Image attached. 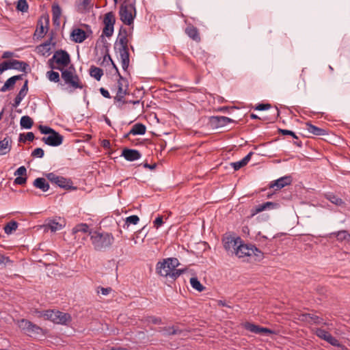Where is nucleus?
Returning a JSON list of instances; mask_svg holds the SVG:
<instances>
[{
	"label": "nucleus",
	"mask_w": 350,
	"mask_h": 350,
	"mask_svg": "<svg viewBox=\"0 0 350 350\" xmlns=\"http://www.w3.org/2000/svg\"><path fill=\"white\" fill-rule=\"evenodd\" d=\"M179 265L176 258H167L157 262L156 271L159 275L175 281L183 273V270L176 269Z\"/></svg>",
	"instance_id": "obj_1"
},
{
	"label": "nucleus",
	"mask_w": 350,
	"mask_h": 350,
	"mask_svg": "<svg viewBox=\"0 0 350 350\" xmlns=\"http://www.w3.org/2000/svg\"><path fill=\"white\" fill-rule=\"evenodd\" d=\"M62 79L64 83H59L61 86L67 85L70 89V92H73L77 89H83L84 85L81 82L79 77L75 73V70L73 66H69L68 68L61 70Z\"/></svg>",
	"instance_id": "obj_2"
},
{
	"label": "nucleus",
	"mask_w": 350,
	"mask_h": 350,
	"mask_svg": "<svg viewBox=\"0 0 350 350\" xmlns=\"http://www.w3.org/2000/svg\"><path fill=\"white\" fill-rule=\"evenodd\" d=\"M90 234L94 248L97 251L105 250L109 248L114 241V237L111 233L94 231L90 232Z\"/></svg>",
	"instance_id": "obj_3"
},
{
	"label": "nucleus",
	"mask_w": 350,
	"mask_h": 350,
	"mask_svg": "<svg viewBox=\"0 0 350 350\" xmlns=\"http://www.w3.org/2000/svg\"><path fill=\"white\" fill-rule=\"evenodd\" d=\"M38 317H43L46 320H50L54 323L66 325L71 321V317L69 314L59 310H47L44 311H36Z\"/></svg>",
	"instance_id": "obj_4"
},
{
	"label": "nucleus",
	"mask_w": 350,
	"mask_h": 350,
	"mask_svg": "<svg viewBox=\"0 0 350 350\" xmlns=\"http://www.w3.org/2000/svg\"><path fill=\"white\" fill-rule=\"evenodd\" d=\"M117 42H118V52L120 53L121 64L122 69L126 71L129 66V53L128 47V38L118 36Z\"/></svg>",
	"instance_id": "obj_5"
},
{
	"label": "nucleus",
	"mask_w": 350,
	"mask_h": 350,
	"mask_svg": "<svg viewBox=\"0 0 350 350\" xmlns=\"http://www.w3.org/2000/svg\"><path fill=\"white\" fill-rule=\"evenodd\" d=\"M120 17L122 23L126 25L133 24L136 16V10L133 3H123L120 8Z\"/></svg>",
	"instance_id": "obj_6"
},
{
	"label": "nucleus",
	"mask_w": 350,
	"mask_h": 350,
	"mask_svg": "<svg viewBox=\"0 0 350 350\" xmlns=\"http://www.w3.org/2000/svg\"><path fill=\"white\" fill-rule=\"evenodd\" d=\"M47 179L52 183L57 185L64 189H77L76 187L72 186V181L70 178H66L58 176L53 172L46 174Z\"/></svg>",
	"instance_id": "obj_7"
},
{
	"label": "nucleus",
	"mask_w": 350,
	"mask_h": 350,
	"mask_svg": "<svg viewBox=\"0 0 350 350\" xmlns=\"http://www.w3.org/2000/svg\"><path fill=\"white\" fill-rule=\"evenodd\" d=\"M116 23L115 14L113 12L106 13L103 18L104 27L103 34L107 37H111L113 33L114 24Z\"/></svg>",
	"instance_id": "obj_8"
},
{
	"label": "nucleus",
	"mask_w": 350,
	"mask_h": 350,
	"mask_svg": "<svg viewBox=\"0 0 350 350\" xmlns=\"http://www.w3.org/2000/svg\"><path fill=\"white\" fill-rule=\"evenodd\" d=\"M18 325L20 329L30 336L39 334L42 332V328L25 319L18 321Z\"/></svg>",
	"instance_id": "obj_9"
},
{
	"label": "nucleus",
	"mask_w": 350,
	"mask_h": 350,
	"mask_svg": "<svg viewBox=\"0 0 350 350\" xmlns=\"http://www.w3.org/2000/svg\"><path fill=\"white\" fill-rule=\"evenodd\" d=\"M53 60H55L56 64L59 66L67 67L70 63V57L68 53L64 50L56 51L53 55Z\"/></svg>",
	"instance_id": "obj_10"
},
{
	"label": "nucleus",
	"mask_w": 350,
	"mask_h": 350,
	"mask_svg": "<svg viewBox=\"0 0 350 350\" xmlns=\"http://www.w3.org/2000/svg\"><path fill=\"white\" fill-rule=\"evenodd\" d=\"M314 333L317 337L334 347H339L340 345L339 341L335 337H334L329 332L322 328H315L314 329Z\"/></svg>",
	"instance_id": "obj_11"
},
{
	"label": "nucleus",
	"mask_w": 350,
	"mask_h": 350,
	"mask_svg": "<svg viewBox=\"0 0 350 350\" xmlns=\"http://www.w3.org/2000/svg\"><path fill=\"white\" fill-rule=\"evenodd\" d=\"M127 87V80L119 75V79L118 80V91L115 97V100L118 102L123 101V99L126 94Z\"/></svg>",
	"instance_id": "obj_12"
},
{
	"label": "nucleus",
	"mask_w": 350,
	"mask_h": 350,
	"mask_svg": "<svg viewBox=\"0 0 350 350\" xmlns=\"http://www.w3.org/2000/svg\"><path fill=\"white\" fill-rule=\"evenodd\" d=\"M63 139V136L58 132L54 131V132L48 137H42V141L46 145L51 146H58L62 144Z\"/></svg>",
	"instance_id": "obj_13"
},
{
	"label": "nucleus",
	"mask_w": 350,
	"mask_h": 350,
	"mask_svg": "<svg viewBox=\"0 0 350 350\" xmlns=\"http://www.w3.org/2000/svg\"><path fill=\"white\" fill-rule=\"evenodd\" d=\"M301 320L310 324L329 325V323L325 322L322 317L312 313L301 314Z\"/></svg>",
	"instance_id": "obj_14"
},
{
	"label": "nucleus",
	"mask_w": 350,
	"mask_h": 350,
	"mask_svg": "<svg viewBox=\"0 0 350 350\" xmlns=\"http://www.w3.org/2000/svg\"><path fill=\"white\" fill-rule=\"evenodd\" d=\"M279 207L280 204L278 203L273 202H267L265 203L258 204L254 207L251 211L252 216H254L267 209H276L278 208Z\"/></svg>",
	"instance_id": "obj_15"
},
{
	"label": "nucleus",
	"mask_w": 350,
	"mask_h": 350,
	"mask_svg": "<svg viewBox=\"0 0 350 350\" xmlns=\"http://www.w3.org/2000/svg\"><path fill=\"white\" fill-rule=\"evenodd\" d=\"M244 327L247 330L254 334H270L273 333L270 329L260 327L251 323H246Z\"/></svg>",
	"instance_id": "obj_16"
},
{
	"label": "nucleus",
	"mask_w": 350,
	"mask_h": 350,
	"mask_svg": "<svg viewBox=\"0 0 350 350\" xmlns=\"http://www.w3.org/2000/svg\"><path fill=\"white\" fill-rule=\"evenodd\" d=\"M8 64L10 69L20 70L25 72V74H27L28 72V70H29V65L23 61L11 59L8 61Z\"/></svg>",
	"instance_id": "obj_17"
},
{
	"label": "nucleus",
	"mask_w": 350,
	"mask_h": 350,
	"mask_svg": "<svg viewBox=\"0 0 350 350\" xmlns=\"http://www.w3.org/2000/svg\"><path fill=\"white\" fill-rule=\"evenodd\" d=\"M252 247L253 245L251 244H241L236 250V255L239 258L252 256L253 253Z\"/></svg>",
	"instance_id": "obj_18"
},
{
	"label": "nucleus",
	"mask_w": 350,
	"mask_h": 350,
	"mask_svg": "<svg viewBox=\"0 0 350 350\" xmlns=\"http://www.w3.org/2000/svg\"><path fill=\"white\" fill-rule=\"evenodd\" d=\"M49 23V19L45 20V25H44L42 19H40L38 21L37 27L34 33V36L37 37L38 39L42 38L45 36L48 30Z\"/></svg>",
	"instance_id": "obj_19"
},
{
	"label": "nucleus",
	"mask_w": 350,
	"mask_h": 350,
	"mask_svg": "<svg viewBox=\"0 0 350 350\" xmlns=\"http://www.w3.org/2000/svg\"><path fill=\"white\" fill-rule=\"evenodd\" d=\"M70 38L76 43H81L87 38V35L82 29L75 28L70 33Z\"/></svg>",
	"instance_id": "obj_20"
},
{
	"label": "nucleus",
	"mask_w": 350,
	"mask_h": 350,
	"mask_svg": "<svg viewBox=\"0 0 350 350\" xmlns=\"http://www.w3.org/2000/svg\"><path fill=\"white\" fill-rule=\"evenodd\" d=\"M291 182H292V178L291 176H283V177H281V178L277 179L274 182L271 183L270 187L271 188L275 187L276 190L280 189L286 185H291Z\"/></svg>",
	"instance_id": "obj_21"
},
{
	"label": "nucleus",
	"mask_w": 350,
	"mask_h": 350,
	"mask_svg": "<svg viewBox=\"0 0 350 350\" xmlns=\"http://www.w3.org/2000/svg\"><path fill=\"white\" fill-rule=\"evenodd\" d=\"M122 156L127 161H133L141 157V153L137 150L126 148L123 150Z\"/></svg>",
	"instance_id": "obj_22"
},
{
	"label": "nucleus",
	"mask_w": 350,
	"mask_h": 350,
	"mask_svg": "<svg viewBox=\"0 0 350 350\" xmlns=\"http://www.w3.org/2000/svg\"><path fill=\"white\" fill-rule=\"evenodd\" d=\"M22 79L23 75H15L10 77L6 80L4 85L1 88L0 91L5 92L8 90H12L14 88L16 81L21 80Z\"/></svg>",
	"instance_id": "obj_23"
},
{
	"label": "nucleus",
	"mask_w": 350,
	"mask_h": 350,
	"mask_svg": "<svg viewBox=\"0 0 350 350\" xmlns=\"http://www.w3.org/2000/svg\"><path fill=\"white\" fill-rule=\"evenodd\" d=\"M46 226L52 232H56L60 230L65 226V221L59 217L58 219L49 220Z\"/></svg>",
	"instance_id": "obj_24"
},
{
	"label": "nucleus",
	"mask_w": 350,
	"mask_h": 350,
	"mask_svg": "<svg viewBox=\"0 0 350 350\" xmlns=\"http://www.w3.org/2000/svg\"><path fill=\"white\" fill-rule=\"evenodd\" d=\"M211 121L213 124H215L217 127L225 126L229 123L234 122L233 120L226 116H212Z\"/></svg>",
	"instance_id": "obj_25"
},
{
	"label": "nucleus",
	"mask_w": 350,
	"mask_h": 350,
	"mask_svg": "<svg viewBox=\"0 0 350 350\" xmlns=\"http://www.w3.org/2000/svg\"><path fill=\"white\" fill-rule=\"evenodd\" d=\"M52 40H53V37L51 36L45 42L38 45L36 47L38 53L43 56L49 55L50 54V51L51 50V45Z\"/></svg>",
	"instance_id": "obj_26"
},
{
	"label": "nucleus",
	"mask_w": 350,
	"mask_h": 350,
	"mask_svg": "<svg viewBox=\"0 0 350 350\" xmlns=\"http://www.w3.org/2000/svg\"><path fill=\"white\" fill-rule=\"evenodd\" d=\"M146 127L144 124L142 123H136L132 126V129L130 130L129 133L124 135V137H129V135H142L146 133Z\"/></svg>",
	"instance_id": "obj_27"
},
{
	"label": "nucleus",
	"mask_w": 350,
	"mask_h": 350,
	"mask_svg": "<svg viewBox=\"0 0 350 350\" xmlns=\"http://www.w3.org/2000/svg\"><path fill=\"white\" fill-rule=\"evenodd\" d=\"M12 148V139L6 137L0 141V155H5L10 152Z\"/></svg>",
	"instance_id": "obj_28"
},
{
	"label": "nucleus",
	"mask_w": 350,
	"mask_h": 350,
	"mask_svg": "<svg viewBox=\"0 0 350 350\" xmlns=\"http://www.w3.org/2000/svg\"><path fill=\"white\" fill-rule=\"evenodd\" d=\"M186 34L195 41H200V36L198 29L192 25H189L185 29Z\"/></svg>",
	"instance_id": "obj_29"
},
{
	"label": "nucleus",
	"mask_w": 350,
	"mask_h": 350,
	"mask_svg": "<svg viewBox=\"0 0 350 350\" xmlns=\"http://www.w3.org/2000/svg\"><path fill=\"white\" fill-rule=\"evenodd\" d=\"M330 237H334L337 239L338 241H350V234L347 230H339L337 232H334L330 234Z\"/></svg>",
	"instance_id": "obj_30"
},
{
	"label": "nucleus",
	"mask_w": 350,
	"mask_h": 350,
	"mask_svg": "<svg viewBox=\"0 0 350 350\" xmlns=\"http://www.w3.org/2000/svg\"><path fill=\"white\" fill-rule=\"evenodd\" d=\"M306 129L311 134L317 136L325 135L327 132L325 129L319 128L310 123H306Z\"/></svg>",
	"instance_id": "obj_31"
},
{
	"label": "nucleus",
	"mask_w": 350,
	"mask_h": 350,
	"mask_svg": "<svg viewBox=\"0 0 350 350\" xmlns=\"http://www.w3.org/2000/svg\"><path fill=\"white\" fill-rule=\"evenodd\" d=\"M33 185L35 187L41 189L44 192H46L49 189V184L44 178H36Z\"/></svg>",
	"instance_id": "obj_32"
},
{
	"label": "nucleus",
	"mask_w": 350,
	"mask_h": 350,
	"mask_svg": "<svg viewBox=\"0 0 350 350\" xmlns=\"http://www.w3.org/2000/svg\"><path fill=\"white\" fill-rule=\"evenodd\" d=\"M252 154L253 153L252 152H250L244 158H243L241 161L232 163L231 165H232L234 170H238L240 168H241L242 167L246 165L247 164V163L250 161Z\"/></svg>",
	"instance_id": "obj_33"
},
{
	"label": "nucleus",
	"mask_w": 350,
	"mask_h": 350,
	"mask_svg": "<svg viewBox=\"0 0 350 350\" xmlns=\"http://www.w3.org/2000/svg\"><path fill=\"white\" fill-rule=\"evenodd\" d=\"M90 75L97 81H100L103 75V70L95 66H92L90 68Z\"/></svg>",
	"instance_id": "obj_34"
},
{
	"label": "nucleus",
	"mask_w": 350,
	"mask_h": 350,
	"mask_svg": "<svg viewBox=\"0 0 350 350\" xmlns=\"http://www.w3.org/2000/svg\"><path fill=\"white\" fill-rule=\"evenodd\" d=\"M78 11L81 13H85L92 8L91 0H81L77 5Z\"/></svg>",
	"instance_id": "obj_35"
},
{
	"label": "nucleus",
	"mask_w": 350,
	"mask_h": 350,
	"mask_svg": "<svg viewBox=\"0 0 350 350\" xmlns=\"http://www.w3.org/2000/svg\"><path fill=\"white\" fill-rule=\"evenodd\" d=\"M20 124L22 128L29 129L32 127L33 121L29 116H24L21 118Z\"/></svg>",
	"instance_id": "obj_36"
},
{
	"label": "nucleus",
	"mask_w": 350,
	"mask_h": 350,
	"mask_svg": "<svg viewBox=\"0 0 350 350\" xmlns=\"http://www.w3.org/2000/svg\"><path fill=\"white\" fill-rule=\"evenodd\" d=\"M326 198L332 204L337 206H342L345 204L344 201L340 198L332 193L327 194Z\"/></svg>",
	"instance_id": "obj_37"
},
{
	"label": "nucleus",
	"mask_w": 350,
	"mask_h": 350,
	"mask_svg": "<svg viewBox=\"0 0 350 350\" xmlns=\"http://www.w3.org/2000/svg\"><path fill=\"white\" fill-rule=\"evenodd\" d=\"M72 234H77L79 232H84V233H86V232H89L90 233V228H89V226L87 224H83V223H81V224H77V226H75L73 228H72Z\"/></svg>",
	"instance_id": "obj_38"
},
{
	"label": "nucleus",
	"mask_w": 350,
	"mask_h": 350,
	"mask_svg": "<svg viewBox=\"0 0 350 350\" xmlns=\"http://www.w3.org/2000/svg\"><path fill=\"white\" fill-rule=\"evenodd\" d=\"M46 76L47 79L54 83H61L60 82V77L59 72L54 70H49L46 72Z\"/></svg>",
	"instance_id": "obj_39"
},
{
	"label": "nucleus",
	"mask_w": 350,
	"mask_h": 350,
	"mask_svg": "<svg viewBox=\"0 0 350 350\" xmlns=\"http://www.w3.org/2000/svg\"><path fill=\"white\" fill-rule=\"evenodd\" d=\"M18 224L15 221H11L8 222L4 226V232L7 234H12L14 231H15L18 228Z\"/></svg>",
	"instance_id": "obj_40"
},
{
	"label": "nucleus",
	"mask_w": 350,
	"mask_h": 350,
	"mask_svg": "<svg viewBox=\"0 0 350 350\" xmlns=\"http://www.w3.org/2000/svg\"><path fill=\"white\" fill-rule=\"evenodd\" d=\"M190 284L192 288L198 292H202L205 288L197 278H191L190 279Z\"/></svg>",
	"instance_id": "obj_41"
},
{
	"label": "nucleus",
	"mask_w": 350,
	"mask_h": 350,
	"mask_svg": "<svg viewBox=\"0 0 350 350\" xmlns=\"http://www.w3.org/2000/svg\"><path fill=\"white\" fill-rule=\"evenodd\" d=\"M62 13L61 8L57 4H53L52 6V14H53V20L54 22L58 21L60 18Z\"/></svg>",
	"instance_id": "obj_42"
},
{
	"label": "nucleus",
	"mask_w": 350,
	"mask_h": 350,
	"mask_svg": "<svg viewBox=\"0 0 350 350\" xmlns=\"http://www.w3.org/2000/svg\"><path fill=\"white\" fill-rule=\"evenodd\" d=\"M16 9L22 12H27L29 9V5L27 0H18L16 5Z\"/></svg>",
	"instance_id": "obj_43"
},
{
	"label": "nucleus",
	"mask_w": 350,
	"mask_h": 350,
	"mask_svg": "<svg viewBox=\"0 0 350 350\" xmlns=\"http://www.w3.org/2000/svg\"><path fill=\"white\" fill-rule=\"evenodd\" d=\"M237 240L232 237H228L224 241V247L226 250H229L231 247L237 245Z\"/></svg>",
	"instance_id": "obj_44"
},
{
	"label": "nucleus",
	"mask_w": 350,
	"mask_h": 350,
	"mask_svg": "<svg viewBox=\"0 0 350 350\" xmlns=\"http://www.w3.org/2000/svg\"><path fill=\"white\" fill-rule=\"evenodd\" d=\"M139 218L137 215H131L126 218L124 225H126L127 227L130 224L136 225L139 222ZM124 228H125V226H124Z\"/></svg>",
	"instance_id": "obj_45"
},
{
	"label": "nucleus",
	"mask_w": 350,
	"mask_h": 350,
	"mask_svg": "<svg viewBox=\"0 0 350 350\" xmlns=\"http://www.w3.org/2000/svg\"><path fill=\"white\" fill-rule=\"evenodd\" d=\"M39 130L42 134L44 135H51L54 132V129H51V127L48 126H44V125H40L39 126Z\"/></svg>",
	"instance_id": "obj_46"
},
{
	"label": "nucleus",
	"mask_w": 350,
	"mask_h": 350,
	"mask_svg": "<svg viewBox=\"0 0 350 350\" xmlns=\"http://www.w3.org/2000/svg\"><path fill=\"white\" fill-rule=\"evenodd\" d=\"M163 330L165 332V334L166 335H176L180 333V330L176 329L174 326L165 327Z\"/></svg>",
	"instance_id": "obj_47"
},
{
	"label": "nucleus",
	"mask_w": 350,
	"mask_h": 350,
	"mask_svg": "<svg viewBox=\"0 0 350 350\" xmlns=\"http://www.w3.org/2000/svg\"><path fill=\"white\" fill-rule=\"evenodd\" d=\"M44 152L42 148H36L34 149L31 152V157H38V158H42L44 157Z\"/></svg>",
	"instance_id": "obj_48"
},
{
	"label": "nucleus",
	"mask_w": 350,
	"mask_h": 350,
	"mask_svg": "<svg viewBox=\"0 0 350 350\" xmlns=\"http://www.w3.org/2000/svg\"><path fill=\"white\" fill-rule=\"evenodd\" d=\"M15 176H27V169L25 166L19 167L14 172Z\"/></svg>",
	"instance_id": "obj_49"
},
{
	"label": "nucleus",
	"mask_w": 350,
	"mask_h": 350,
	"mask_svg": "<svg viewBox=\"0 0 350 350\" xmlns=\"http://www.w3.org/2000/svg\"><path fill=\"white\" fill-rule=\"evenodd\" d=\"M252 250V256H256L257 260H259L263 258V253L256 246L253 245Z\"/></svg>",
	"instance_id": "obj_50"
},
{
	"label": "nucleus",
	"mask_w": 350,
	"mask_h": 350,
	"mask_svg": "<svg viewBox=\"0 0 350 350\" xmlns=\"http://www.w3.org/2000/svg\"><path fill=\"white\" fill-rule=\"evenodd\" d=\"M55 60H53V57L48 60V66L51 69V70H53L54 69H57L61 71V70L64 69V68H62L59 66H55Z\"/></svg>",
	"instance_id": "obj_51"
},
{
	"label": "nucleus",
	"mask_w": 350,
	"mask_h": 350,
	"mask_svg": "<svg viewBox=\"0 0 350 350\" xmlns=\"http://www.w3.org/2000/svg\"><path fill=\"white\" fill-rule=\"evenodd\" d=\"M279 133L284 135H291L294 139H297L298 137L295 135V133L291 131L286 130V129H279Z\"/></svg>",
	"instance_id": "obj_52"
},
{
	"label": "nucleus",
	"mask_w": 350,
	"mask_h": 350,
	"mask_svg": "<svg viewBox=\"0 0 350 350\" xmlns=\"http://www.w3.org/2000/svg\"><path fill=\"white\" fill-rule=\"evenodd\" d=\"M27 182V176H17L14 181L16 185H23Z\"/></svg>",
	"instance_id": "obj_53"
},
{
	"label": "nucleus",
	"mask_w": 350,
	"mask_h": 350,
	"mask_svg": "<svg viewBox=\"0 0 350 350\" xmlns=\"http://www.w3.org/2000/svg\"><path fill=\"white\" fill-rule=\"evenodd\" d=\"M163 216L161 215L158 216L153 221L154 227L156 228H159V227H161L163 225Z\"/></svg>",
	"instance_id": "obj_54"
},
{
	"label": "nucleus",
	"mask_w": 350,
	"mask_h": 350,
	"mask_svg": "<svg viewBox=\"0 0 350 350\" xmlns=\"http://www.w3.org/2000/svg\"><path fill=\"white\" fill-rule=\"evenodd\" d=\"M110 62H112V59H111L110 55L107 53L104 55L101 65L102 66L109 65V64H111Z\"/></svg>",
	"instance_id": "obj_55"
},
{
	"label": "nucleus",
	"mask_w": 350,
	"mask_h": 350,
	"mask_svg": "<svg viewBox=\"0 0 350 350\" xmlns=\"http://www.w3.org/2000/svg\"><path fill=\"white\" fill-rule=\"evenodd\" d=\"M148 321L154 325H158L161 323V319L157 317H148Z\"/></svg>",
	"instance_id": "obj_56"
},
{
	"label": "nucleus",
	"mask_w": 350,
	"mask_h": 350,
	"mask_svg": "<svg viewBox=\"0 0 350 350\" xmlns=\"http://www.w3.org/2000/svg\"><path fill=\"white\" fill-rule=\"evenodd\" d=\"M271 108V105L270 104H258V105H256L255 107V109L256 110H258V111H262V110H267V109H269Z\"/></svg>",
	"instance_id": "obj_57"
},
{
	"label": "nucleus",
	"mask_w": 350,
	"mask_h": 350,
	"mask_svg": "<svg viewBox=\"0 0 350 350\" xmlns=\"http://www.w3.org/2000/svg\"><path fill=\"white\" fill-rule=\"evenodd\" d=\"M8 69H10L8 61L0 64V74Z\"/></svg>",
	"instance_id": "obj_58"
},
{
	"label": "nucleus",
	"mask_w": 350,
	"mask_h": 350,
	"mask_svg": "<svg viewBox=\"0 0 350 350\" xmlns=\"http://www.w3.org/2000/svg\"><path fill=\"white\" fill-rule=\"evenodd\" d=\"M111 291H112V289L110 287H107V288L100 287V291H98V293H101V294L103 295H107L108 294H109L111 292Z\"/></svg>",
	"instance_id": "obj_59"
},
{
	"label": "nucleus",
	"mask_w": 350,
	"mask_h": 350,
	"mask_svg": "<svg viewBox=\"0 0 350 350\" xmlns=\"http://www.w3.org/2000/svg\"><path fill=\"white\" fill-rule=\"evenodd\" d=\"M24 137H25V139L29 142H32L34 138V134L32 132H28L27 134H24Z\"/></svg>",
	"instance_id": "obj_60"
},
{
	"label": "nucleus",
	"mask_w": 350,
	"mask_h": 350,
	"mask_svg": "<svg viewBox=\"0 0 350 350\" xmlns=\"http://www.w3.org/2000/svg\"><path fill=\"white\" fill-rule=\"evenodd\" d=\"M119 37H122V36H124V37H127L128 38V31L126 28H124V27H121L120 29V31H119V33H118V36Z\"/></svg>",
	"instance_id": "obj_61"
},
{
	"label": "nucleus",
	"mask_w": 350,
	"mask_h": 350,
	"mask_svg": "<svg viewBox=\"0 0 350 350\" xmlns=\"http://www.w3.org/2000/svg\"><path fill=\"white\" fill-rule=\"evenodd\" d=\"M100 94L105 97V98H111V96L109 94V92H108V90H105L104 88H100Z\"/></svg>",
	"instance_id": "obj_62"
},
{
	"label": "nucleus",
	"mask_w": 350,
	"mask_h": 350,
	"mask_svg": "<svg viewBox=\"0 0 350 350\" xmlns=\"http://www.w3.org/2000/svg\"><path fill=\"white\" fill-rule=\"evenodd\" d=\"M8 262H10L9 258L0 254V265L3 264L5 265Z\"/></svg>",
	"instance_id": "obj_63"
},
{
	"label": "nucleus",
	"mask_w": 350,
	"mask_h": 350,
	"mask_svg": "<svg viewBox=\"0 0 350 350\" xmlns=\"http://www.w3.org/2000/svg\"><path fill=\"white\" fill-rule=\"evenodd\" d=\"M102 146L104 148H110V141L108 139H103L101 142Z\"/></svg>",
	"instance_id": "obj_64"
}]
</instances>
